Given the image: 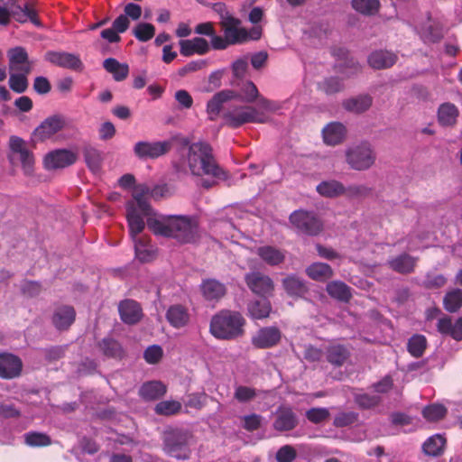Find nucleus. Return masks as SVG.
<instances>
[{
  "label": "nucleus",
  "instance_id": "nucleus-1",
  "mask_svg": "<svg viewBox=\"0 0 462 462\" xmlns=\"http://www.w3.org/2000/svg\"><path fill=\"white\" fill-rule=\"evenodd\" d=\"M147 226L154 235L174 238L180 244L195 243L199 236L197 222L185 216L149 217Z\"/></svg>",
  "mask_w": 462,
  "mask_h": 462
},
{
  "label": "nucleus",
  "instance_id": "nucleus-2",
  "mask_svg": "<svg viewBox=\"0 0 462 462\" xmlns=\"http://www.w3.org/2000/svg\"><path fill=\"white\" fill-rule=\"evenodd\" d=\"M183 144L189 146L187 163L192 175H208L218 180L227 178L226 171L217 162L210 144L206 142L189 143L188 139L183 140Z\"/></svg>",
  "mask_w": 462,
  "mask_h": 462
},
{
  "label": "nucleus",
  "instance_id": "nucleus-3",
  "mask_svg": "<svg viewBox=\"0 0 462 462\" xmlns=\"http://www.w3.org/2000/svg\"><path fill=\"white\" fill-rule=\"evenodd\" d=\"M246 321L238 311L222 310L210 320L209 332L221 340H234L245 335Z\"/></svg>",
  "mask_w": 462,
  "mask_h": 462
},
{
  "label": "nucleus",
  "instance_id": "nucleus-4",
  "mask_svg": "<svg viewBox=\"0 0 462 462\" xmlns=\"http://www.w3.org/2000/svg\"><path fill=\"white\" fill-rule=\"evenodd\" d=\"M192 433L181 428H170L162 434L164 453L178 460H188L191 455Z\"/></svg>",
  "mask_w": 462,
  "mask_h": 462
},
{
  "label": "nucleus",
  "instance_id": "nucleus-5",
  "mask_svg": "<svg viewBox=\"0 0 462 462\" xmlns=\"http://www.w3.org/2000/svg\"><path fill=\"white\" fill-rule=\"evenodd\" d=\"M289 221L297 233L309 236H316L323 230V222L313 211L294 210L290 215Z\"/></svg>",
  "mask_w": 462,
  "mask_h": 462
},
{
  "label": "nucleus",
  "instance_id": "nucleus-6",
  "mask_svg": "<svg viewBox=\"0 0 462 462\" xmlns=\"http://www.w3.org/2000/svg\"><path fill=\"white\" fill-rule=\"evenodd\" d=\"M346 160L353 170L366 171L374 164L376 152L370 143L362 142L346 150Z\"/></svg>",
  "mask_w": 462,
  "mask_h": 462
},
{
  "label": "nucleus",
  "instance_id": "nucleus-7",
  "mask_svg": "<svg viewBox=\"0 0 462 462\" xmlns=\"http://www.w3.org/2000/svg\"><path fill=\"white\" fill-rule=\"evenodd\" d=\"M225 124L231 128H238L248 123L264 124L268 118L254 106H236L222 115Z\"/></svg>",
  "mask_w": 462,
  "mask_h": 462
},
{
  "label": "nucleus",
  "instance_id": "nucleus-8",
  "mask_svg": "<svg viewBox=\"0 0 462 462\" xmlns=\"http://www.w3.org/2000/svg\"><path fill=\"white\" fill-rule=\"evenodd\" d=\"M173 147L171 139L148 142L139 141L134 146V153L140 160H155L169 153Z\"/></svg>",
  "mask_w": 462,
  "mask_h": 462
},
{
  "label": "nucleus",
  "instance_id": "nucleus-9",
  "mask_svg": "<svg viewBox=\"0 0 462 462\" xmlns=\"http://www.w3.org/2000/svg\"><path fill=\"white\" fill-rule=\"evenodd\" d=\"M282 331L275 326L263 327L252 337V345L258 349H268L278 346L282 340Z\"/></svg>",
  "mask_w": 462,
  "mask_h": 462
},
{
  "label": "nucleus",
  "instance_id": "nucleus-10",
  "mask_svg": "<svg viewBox=\"0 0 462 462\" xmlns=\"http://www.w3.org/2000/svg\"><path fill=\"white\" fill-rule=\"evenodd\" d=\"M241 21L229 14H222L219 23L224 35L231 44H242L245 42V29L240 27Z\"/></svg>",
  "mask_w": 462,
  "mask_h": 462
},
{
  "label": "nucleus",
  "instance_id": "nucleus-11",
  "mask_svg": "<svg viewBox=\"0 0 462 462\" xmlns=\"http://www.w3.org/2000/svg\"><path fill=\"white\" fill-rule=\"evenodd\" d=\"M78 159L77 153L68 149H57L48 152L43 160L46 170L63 169L73 165Z\"/></svg>",
  "mask_w": 462,
  "mask_h": 462
},
{
  "label": "nucleus",
  "instance_id": "nucleus-12",
  "mask_svg": "<svg viewBox=\"0 0 462 462\" xmlns=\"http://www.w3.org/2000/svg\"><path fill=\"white\" fill-rule=\"evenodd\" d=\"M46 61L68 69L81 71L84 69L83 62L79 55L66 51H49L45 53Z\"/></svg>",
  "mask_w": 462,
  "mask_h": 462
},
{
  "label": "nucleus",
  "instance_id": "nucleus-13",
  "mask_svg": "<svg viewBox=\"0 0 462 462\" xmlns=\"http://www.w3.org/2000/svg\"><path fill=\"white\" fill-rule=\"evenodd\" d=\"M9 147L12 152L19 155L23 172L26 175H31L33 170L34 156L32 152L27 148L24 140L13 135L9 140Z\"/></svg>",
  "mask_w": 462,
  "mask_h": 462
},
{
  "label": "nucleus",
  "instance_id": "nucleus-14",
  "mask_svg": "<svg viewBox=\"0 0 462 462\" xmlns=\"http://www.w3.org/2000/svg\"><path fill=\"white\" fill-rule=\"evenodd\" d=\"M245 281L248 288L260 296L271 295L274 290L273 280L260 272L245 274Z\"/></svg>",
  "mask_w": 462,
  "mask_h": 462
},
{
  "label": "nucleus",
  "instance_id": "nucleus-15",
  "mask_svg": "<svg viewBox=\"0 0 462 462\" xmlns=\"http://www.w3.org/2000/svg\"><path fill=\"white\" fill-rule=\"evenodd\" d=\"M23 362L21 358L11 353H0V378L14 379L21 375Z\"/></svg>",
  "mask_w": 462,
  "mask_h": 462
},
{
  "label": "nucleus",
  "instance_id": "nucleus-16",
  "mask_svg": "<svg viewBox=\"0 0 462 462\" xmlns=\"http://www.w3.org/2000/svg\"><path fill=\"white\" fill-rule=\"evenodd\" d=\"M64 126L65 121L62 116H49L35 128L33 136L37 141L43 142L62 130Z\"/></svg>",
  "mask_w": 462,
  "mask_h": 462
},
{
  "label": "nucleus",
  "instance_id": "nucleus-17",
  "mask_svg": "<svg viewBox=\"0 0 462 462\" xmlns=\"http://www.w3.org/2000/svg\"><path fill=\"white\" fill-rule=\"evenodd\" d=\"M118 311L122 321L128 325H134L142 318V308L134 300H125L119 303Z\"/></svg>",
  "mask_w": 462,
  "mask_h": 462
},
{
  "label": "nucleus",
  "instance_id": "nucleus-18",
  "mask_svg": "<svg viewBox=\"0 0 462 462\" xmlns=\"http://www.w3.org/2000/svg\"><path fill=\"white\" fill-rule=\"evenodd\" d=\"M180 52L184 57H189L194 54L204 55L209 51L208 41L201 37H195L191 40H180Z\"/></svg>",
  "mask_w": 462,
  "mask_h": 462
},
{
  "label": "nucleus",
  "instance_id": "nucleus-19",
  "mask_svg": "<svg viewBox=\"0 0 462 462\" xmlns=\"http://www.w3.org/2000/svg\"><path fill=\"white\" fill-rule=\"evenodd\" d=\"M126 218L129 226L130 236L133 240L138 239V236L145 227L143 217L137 213L135 204L128 202L126 204Z\"/></svg>",
  "mask_w": 462,
  "mask_h": 462
},
{
  "label": "nucleus",
  "instance_id": "nucleus-20",
  "mask_svg": "<svg viewBox=\"0 0 462 462\" xmlns=\"http://www.w3.org/2000/svg\"><path fill=\"white\" fill-rule=\"evenodd\" d=\"M325 355L329 364L336 367H341L349 359L351 353L345 345L331 344L326 348Z\"/></svg>",
  "mask_w": 462,
  "mask_h": 462
},
{
  "label": "nucleus",
  "instance_id": "nucleus-21",
  "mask_svg": "<svg viewBox=\"0 0 462 462\" xmlns=\"http://www.w3.org/2000/svg\"><path fill=\"white\" fill-rule=\"evenodd\" d=\"M346 134V126L339 122H331L322 130L323 140L328 145H337L341 143Z\"/></svg>",
  "mask_w": 462,
  "mask_h": 462
},
{
  "label": "nucleus",
  "instance_id": "nucleus-22",
  "mask_svg": "<svg viewBox=\"0 0 462 462\" xmlns=\"http://www.w3.org/2000/svg\"><path fill=\"white\" fill-rule=\"evenodd\" d=\"M397 61V56L388 51H373L367 59L369 66L374 69H384L391 68Z\"/></svg>",
  "mask_w": 462,
  "mask_h": 462
},
{
  "label": "nucleus",
  "instance_id": "nucleus-23",
  "mask_svg": "<svg viewBox=\"0 0 462 462\" xmlns=\"http://www.w3.org/2000/svg\"><path fill=\"white\" fill-rule=\"evenodd\" d=\"M76 312L71 306H61L55 310L52 323L59 330L68 329L75 320Z\"/></svg>",
  "mask_w": 462,
  "mask_h": 462
},
{
  "label": "nucleus",
  "instance_id": "nucleus-24",
  "mask_svg": "<svg viewBox=\"0 0 462 462\" xmlns=\"http://www.w3.org/2000/svg\"><path fill=\"white\" fill-rule=\"evenodd\" d=\"M200 291L207 300H218L225 296L226 288L216 279H206L202 281Z\"/></svg>",
  "mask_w": 462,
  "mask_h": 462
},
{
  "label": "nucleus",
  "instance_id": "nucleus-25",
  "mask_svg": "<svg viewBox=\"0 0 462 462\" xmlns=\"http://www.w3.org/2000/svg\"><path fill=\"white\" fill-rule=\"evenodd\" d=\"M236 94L232 90H222L216 93L207 104L209 120L215 121L221 111L223 104L234 98Z\"/></svg>",
  "mask_w": 462,
  "mask_h": 462
},
{
  "label": "nucleus",
  "instance_id": "nucleus-26",
  "mask_svg": "<svg viewBox=\"0 0 462 462\" xmlns=\"http://www.w3.org/2000/svg\"><path fill=\"white\" fill-rule=\"evenodd\" d=\"M417 258L408 254H402L388 262L392 270L401 274H409L414 272Z\"/></svg>",
  "mask_w": 462,
  "mask_h": 462
},
{
  "label": "nucleus",
  "instance_id": "nucleus-27",
  "mask_svg": "<svg viewBox=\"0 0 462 462\" xmlns=\"http://www.w3.org/2000/svg\"><path fill=\"white\" fill-rule=\"evenodd\" d=\"M298 424L296 414L291 408L280 409L273 422V428L278 431H289Z\"/></svg>",
  "mask_w": 462,
  "mask_h": 462
},
{
  "label": "nucleus",
  "instance_id": "nucleus-28",
  "mask_svg": "<svg viewBox=\"0 0 462 462\" xmlns=\"http://www.w3.org/2000/svg\"><path fill=\"white\" fill-rule=\"evenodd\" d=\"M373 104V97L368 95H359L343 101V107L351 113L361 114L367 111Z\"/></svg>",
  "mask_w": 462,
  "mask_h": 462
},
{
  "label": "nucleus",
  "instance_id": "nucleus-29",
  "mask_svg": "<svg viewBox=\"0 0 462 462\" xmlns=\"http://www.w3.org/2000/svg\"><path fill=\"white\" fill-rule=\"evenodd\" d=\"M282 286L291 297L301 298L308 292L305 282L295 274L288 275L282 280Z\"/></svg>",
  "mask_w": 462,
  "mask_h": 462
},
{
  "label": "nucleus",
  "instance_id": "nucleus-30",
  "mask_svg": "<svg viewBox=\"0 0 462 462\" xmlns=\"http://www.w3.org/2000/svg\"><path fill=\"white\" fill-rule=\"evenodd\" d=\"M166 392V385L162 382L150 381L141 386L139 394L145 401H155L162 397Z\"/></svg>",
  "mask_w": 462,
  "mask_h": 462
},
{
  "label": "nucleus",
  "instance_id": "nucleus-31",
  "mask_svg": "<svg viewBox=\"0 0 462 462\" xmlns=\"http://www.w3.org/2000/svg\"><path fill=\"white\" fill-rule=\"evenodd\" d=\"M166 319L175 328L186 326L189 320V315L185 307L180 304L172 305L166 313Z\"/></svg>",
  "mask_w": 462,
  "mask_h": 462
},
{
  "label": "nucleus",
  "instance_id": "nucleus-32",
  "mask_svg": "<svg viewBox=\"0 0 462 462\" xmlns=\"http://www.w3.org/2000/svg\"><path fill=\"white\" fill-rule=\"evenodd\" d=\"M305 272L311 280L316 282H326L334 275V272L329 264L319 262L309 265Z\"/></svg>",
  "mask_w": 462,
  "mask_h": 462
},
{
  "label": "nucleus",
  "instance_id": "nucleus-33",
  "mask_svg": "<svg viewBox=\"0 0 462 462\" xmlns=\"http://www.w3.org/2000/svg\"><path fill=\"white\" fill-rule=\"evenodd\" d=\"M458 115L457 107L452 103L446 102L438 109V121L443 126H452L456 124Z\"/></svg>",
  "mask_w": 462,
  "mask_h": 462
},
{
  "label": "nucleus",
  "instance_id": "nucleus-34",
  "mask_svg": "<svg viewBox=\"0 0 462 462\" xmlns=\"http://www.w3.org/2000/svg\"><path fill=\"white\" fill-rule=\"evenodd\" d=\"M257 254L264 263L272 266L279 265L285 260L284 253L271 245L259 247L257 249Z\"/></svg>",
  "mask_w": 462,
  "mask_h": 462
},
{
  "label": "nucleus",
  "instance_id": "nucleus-35",
  "mask_svg": "<svg viewBox=\"0 0 462 462\" xmlns=\"http://www.w3.org/2000/svg\"><path fill=\"white\" fill-rule=\"evenodd\" d=\"M104 69L113 75L116 81L125 80L129 74V66L126 63H120L115 58H107L103 62Z\"/></svg>",
  "mask_w": 462,
  "mask_h": 462
},
{
  "label": "nucleus",
  "instance_id": "nucleus-36",
  "mask_svg": "<svg viewBox=\"0 0 462 462\" xmlns=\"http://www.w3.org/2000/svg\"><path fill=\"white\" fill-rule=\"evenodd\" d=\"M133 241L134 243L135 256L139 261L147 263L155 257L156 251L149 244L147 238L140 236L138 239Z\"/></svg>",
  "mask_w": 462,
  "mask_h": 462
},
{
  "label": "nucleus",
  "instance_id": "nucleus-37",
  "mask_svg": "<svg viewBox=\"0 0 462 462\" xmlns=\"http://www.w3.org/2000/svg\"><path fill=\"white\" fill-rule=\"evenodd\" d=\"M326 290L330 297L342 302H348L352 297L350 287L340 281L328 282Z\"/></svg>",
  "mask_w": 462,
  "mask_h": 462
},
{
  "label": "nucleus",
  "instance_id": "nucleus-38",
  "mask_svg": "<svg viewBox=\"0 0 462 462\" xmlns=\"http://www.w3.org/2000/svg\"><path fill=\"white\" fill-rule=\"evenodd\" d=\"M148 193H150L149 187L146 185H138L134 194V199L135 201H132L135 204L137 213L143 217L150 216L152 211L151 206L145 198V195Z\"/></svg>",
  "mask_w": 462,
  "mask_h": 462
},
{
  "label": "nucleus",
  "instance_id": "nucleus-39",
  "mask_svg": "<svg viewBox=\"0 0 462 462\" xmlns=\"http://www.w3.org/2000/svg\"><path fill=\"white\" fill-rule=\"evenodd\" d=\"M446 439L439 434L430 437L422 445L423 452L430 457H439L443 454Z\"/></svg>",
  "mask_w": 462,
  "mask_h": 462
},
{
  "label": "nucleus",
  "instance_id": "nucleus-40",
  "mask_svg": "<svg viewBox=\"0 0 462 462\" xmlns=\"http://www.w3.org/2000/svg\"><path fill=\"white\" fill-rule=\"evenodd\" d=\"M316 189L323 197L337 198L343 195L345 186L338 180H331L321 181Z\"/></svg>",
  "mask_w": 462,
  "mask_h": 462
},
{
  "label": "nucleus",
  "instance_id": "nucleus-41",
  "mask_svg": "<svg viewBox=\"0 0 462 462\" xmlns=\"http://www.w3.org/2000/svg\"><path fill=\"white\" fill-rule=\"evenodd\" d=\"M318 89L328 96L335 95L345 89L344 80L336 76L325 78L322 81L318 83Z\"/></svg>",
  "mask_w": 462,
  "mask_h": 462
},
{
  "label": "nucleus",
  "instance_id": "nucleus-42",
  "mask_svg": "<svg viewBox=\"0 0 462 462\" xmlns=\"http://www.w3.org/2000/svg\"><path fill=\"white\" fill-rule=\"evenodd\" d=\"M83 156L88 168L93 171L97 172L102 166V154L101 152L92 146H85L83 148Z\"/></svg>",
  "mask_w": 462,
  "mask_h": 462
},
{
  "label": "nucleus",
  "instance_id": "nucleus-43",
  "mask_svg": "<svg viewBox=\"0 0 462 462\" xmlns=\"http://www.w3.org/2000/svg\"><path fill=\"white\" fill-rule=\"evenodd\" d=\"M351 6L365 16H372L378 13L381 4L379 0H351Z\"/></svg>",
  "mask_w": 462,
  "mask_h": 462
},
{
  "label": "nucleus",
  "instance_id": "nucleus-44",
  "mask_svg": "<svg viewBox=\"0 0 462 462\" xmlns=\"http://www.w3.org/2000/svg\"><path fill=\"white\" fill-rule=\"evenodd\" d=\"M272 306L267 299L252 301L248 305L250 316L254 319H263L269 317Z\"/></svg>",
  "mask_w": 462,
  "mask_h": 462
},
{
  "label": "nucleus",
  "instance_id": "nucleus-45",
  "mask_svg": "<svg viewBox=\"0 0 462 462\" xmlns=\"http://www.w3.org/2000/svg\"><path fill=\"white\" fill-rule=\"evenodd\" d=\"M98 347L107 357L121 358L123 356V348L120 343L114 338H103L98 343Z\"/></svg>",
  "mask_w": 462,
  "mask_h": 462
},
{
  "label": "nucleus",
  "instance_id": "nucleus-46",
  "mask_svg": "<svg viewBox=\"0 0 462 462\" xmlns=\"http://www.w3.org/2000/svg\"><path fill=\"white\" fill-rule=\"evenodd\" d=\"M427 345V338L423 335L415 334L408 340L407 350L413 357L419 358L423 356Z\"/></svg>",
  "mask_w": 462,
  "mask_h": 462
},
{
  "label": "nucleus",
  "instance_id": "nucleus-47",
  "mask_svg": "<svg viewBox=\"0 0 462 462\" xmlns=\"http://www.w3.org/2000/svg\"><path fill=\"white\" fill-rule=\"evenodd\" d=\"M421 413L426 420L436 422L446 417L448 410L443 404L432 403L425 406Z\"/></svg>",
  "mask_w": 462,
  "mask_h": 462
},
{
  "label": "nucleus",
  "instance_id": "nucleus-48",
  "mask_svg": "<svg viewBox=\"0 0 462 462\" xmlns=\"http://www.w3.org/2000/svg\"><path fill=\"white\" fill-rule=\"evenodd\" d=\"M23 437L24 443L32 448H43L51 445V437L43 432L29 431Z\"/></svg>",
  "mask_w": 462,
  "mask_h": 462
},
{
  "label": "nucleus",
  "instance_id": "nucleus-49",
  "mask_svg": "<svg viewBox=\"0 0 462 462\" xmlns=\"http://www.w3.org/2000/svg\"><path fill=\"white\" fill-rule=\"evenodd\" d=\"M444 309L450 312H457L462 306V291L455 289L446 293L443 299Z\"/></svg>",
  "mask_w": 462,
  "mask_h": 462
},
{
  "label": "nucleus",
  "instance_id": "nucleus-50",
  "mask_svg": "<svg viewBox=\"0 0 462 462\" xmlns=\"http://www.w3.org/2000/svg\"><path fill=\"white\" fill-rule=\"evenodd\" d=\"M335 68L339 73L346 74V78L357 75L362 70L359 62L350 55L347 56V59L343 60L342 62L336 64Z\"/></svg>",
  "mask_w": 462,
  "mask_h": 462
},
{
  "label": "nucleus",
  "instance_id": "nucleus-51",
  "mask_svg": "<svg viewBox=\"0 0 462 462\" xmlns=\"http://www.w3.org/2000/svg\"><path fill=\"white\" fill-rule=\"evenodd\" d=\"M9 69H18V65L28 62V53L23 47H15L8 51Z\"/></svg>",
  "mask_w": 462,
  "mask_h": 462
},
{
  "label": "nucleus",
  "instance_id": "nucleus-52",
  "mask_svg": "<svg viewBox=\"0 0 462 462\" xmlns=\"http://www.w3.org/2000/svg\"><path fill=\"white\" fill-rule=\"evenodd\" d=\"M181 410V403L178 401H162L154 407L158 415L172 416L178 414Z\"/></svg>",
  "mask_w": 462,
  "mask_h": 462
},
{
  "label": "nucleus",
  "instance_id": "nucleus-53",
  "mask_svg": "<svg viewBox=\"0 0 462 462\" xmlns=\"http://www.w3.org/2000/svg\"><path fill=\"white\" fill-rule=\"evenodd\" d=\"M354 400L357 406L363 410L374 409L382 402V398L380 396L369 393L356 394Z\"/></svg>",
  "mask_w": 462,
  "mask_h": 462
},
{
  "label": "nucleus",
  "instance_id": "nucleus-54",
  "mask_svg": "<svg viewBox=\"0 0 462 462\" xmlns=\"http://www.w3.org/2000/svg\"><path fill=\"white\" fill-rule=\"evenodd\" d=\"M134 36L142 42H146L153 38L155 27L149 23H140L133 30Z\"/></svg>",
  "mask_w": 462,
  "mask_h": 462
},
{
  "label": "nucleus",
  "instance_id": "nucleus-55",
  "mask_svg": "<svg viewBox=\"0 0 462 462\" xmlns=\"http://www.w3.org/2000/svg\"><path fill=\"white\" fill-rule=\"evenodd\" d=\"M358 420V413L355 411H342L337 413L333 420L337 428H344L356 423Z\"/></svg>",
  "mask_w": 462,
  "mask_h": 462
},
{
  "label": "nucleus",
  "instance_id": "nucleus-56",
  "mask_svg": "<svg viewBox=\"0 0 462 462\" xmlns=\"http://www.w3.org/2000/svg\"><path fill=\"white\" fill-rule=\"evenodd\" d=\"M28 79L24 74L12 73L9 78L10 88L18 93H23L28 88Z\"/></svg>",
  "mask_w": 462,
  "mask_h": 462
},
{
  "label": "nucleus",
  "instance_id": "nucleus-57",
  "mask_svg": "<svg viewBox=\"0 0 462 462\" xmlns=\"http://www.w3.org/2000/svg\"><path fill=\"white\" fill-rule=\"evenodd\" d=\"M330 412L323 407L311 408L306 411V418L314 424H319L328 420Z\"/></svg>",
  "mask_w": 462,
  "mask_h": 462
},
{
  "label": "nucleus",
  "instance_id": "nucleus-58",
  "mask_svg": "<svg viewBox=\"0 0 462 462\" xmlns=\"http://www.w3.org/2000/svg\"><path fill=\"white\" fill-rule=\"evenodd\" d=\"M241 93L243 94V100L247 103L254 102L260 96L257 87L251 80L243 84Z\"/></svg>",
  "mask_w": 462,
  "mask_h": 462
},
{
  "label": "nucleus",
  "instance_id": "nucleus-59",
  "mask_svg": "<svg viewBox=\"0 0 462 462\" xmlns=\"http://www.w3.org/2000/svg\"><path fill=\"white\" fill-rule=\"evenodd\" d=\"M371 193V189L365 185H351L345 187L344 196L350 199L365 198Z\"/></svg>",
  "mask_w": 462,
  "mask_h": 462
},
{
  "label": "nucleus",
  "instance_id": "nucleus-60",
  "mask_svg": "<svg viewBox=\"0 0 462 462\" xmlns=\"http://www.w3.org/2000/svg\"><path fill=\"white\" fill-rule=\"evenodd\" d=\"M242 420L243 428L249 432H253L261 428L263 417L259 414L252 413L250 415L244 416Z\"/></svg>",
  "mask_w": 462,
  "mask_h": 462
},
{
  "label": "nucleus",
  "instance_id": "nucleus-61",
  "mask_svg": "<svg viewBox=\"0 0 462 462\" xmlns=\"http://www.w3.org/2000/svg\"><path fill=\"white\" fill-rule=\"evenodd\" d=\"M256 396V390L248 386H237L235 390L234 397L240 402H246Z\"/></svg>",
  "mask_w": 462,
  "mask_h": 462
},
{
  "label": "nucleus",
  "instance_id": "nucleus-62",
  "mask_svg": "<svg viewBox=\"0 0 462 462\" xmlns=\"http://www.w3.org/2000/svg\"><path fill=\"white\" fill-rule=\"evenodd\" d=\"M296 457L297 452L291 445H284L281 447L275 455L277 462H292Z\"/></svg>",
  "mask_w": 462,
  "mask_h": 462
},
{
  "label": "nucleus",
  "instance_id": "nucleus-63",
  "mask_svg": "<svg viewBox=\"0 0 462 462\" xmlns=\"http://www.w3.org/2000/svg\"><path fill=\"white\" fill-rule=\"evenodd\" d=\"M447 282V279L442 274H427L424 281L423 286L426 289L433 290L443 287Z\"/></svg>",
  "mask_w": 462,
  "mask_h": 462
},
{
  "label": "nucleus",
  "instance_id": "nucleus-64",
  "mask_svg": "<svg viewBox=\"0 0 462 462\" xmlns=\"http://www.w3.org/2000/svg\"><path fill=\"white\" fill-rule=\"evenodd\" d=\"M162 356V349L160 346L153 345L146 348L143 357L148 364H157Z\"/></svg>",
  "mask_w": 462,
  "mask_h": 462
}]
</instances>
